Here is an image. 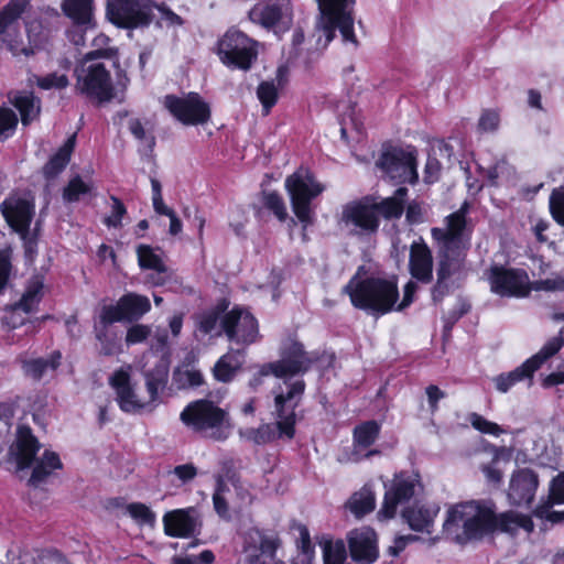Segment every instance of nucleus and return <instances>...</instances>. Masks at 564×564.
Here are the masks:
<instances>
[{"label": "nucleus", "instance_id": "1", "mask_svg": "<svg viewBox=\"0 0 564 564\" xmlns=\"http://www.w3.org/2000/svg\"><path fill=\"white\" fill-rule=\"evenodd\" d=\"M468 204L446 217L445 228H433L432 237L435 240L440 261L436 270L437 281L432 291L435 303L440 302L449 291V278L460 270L468 249V238L465 237L466 215Z\"/></svg>", "mask_w": 564, "mask_h": 564}, {"label": "nucleus", "instance_id": "2", "mask_svg": "<svg viewBox=\"0 0 564 564\" xmlns=\"http://www.w3.org/2000/svg\"><path fill=\"white\" fill-rule=\"evenodd\" d=\"M131 366H122L109 377L119 408L127 413L152 411L159 403V394L167 383L169 361L158 359L152 369L144 372L147 391L140 392L131 381Z\"/></svg>", "mask_w": 564, "mask_h": 564}, {"label": "nucleus", "instance_id": "3", "mask_svg": "<svg viewBox=\"0 0 564 564\" xmlns=\"http://www.w3.org/2000/svg\"><path fill=\"white\" fill-rule=\"evenodd\" d=\"M415 291L416 284L409 281L404 286L403 299L398 304L399 291L395 279L364 278L359 272L345 286V292L355 307L376 314L403 310L412 303Z\"/></svg>", "mask_w": 564, "mask_h": 564}, {"label": "nucleus", "instance_id": "4", "mask_svg": "<svg viewBox=\"0 0 564 564\" xmlns=\"http://www.w3.org/2000/svg\"><path fill=\"white\" fill-rule=\"evenodd\" d=\"M303 380H284L272 390L274 423L263 424L258 429H248L243 432L246 438L256 444H267L275 438L286 437L291 440L295 433V409L304 393Z\"/></svg>", "mask_w": 564, "mask_h": 564}, {"label": "nucleus", "instance_id": "5", "mask_svg": "<svg viewBox=\"0 0 564 564\" xmlns=\"http://www.w3.org/2000/svg\"><path fill=\"white\" fill-rule=\"evenodd\" d=\"M494 520L491 505L477 501L460 502L447 509L443 530L452 540L464 544L491 533Z\"/></svg>", "mask_w": 564, "mask_h": 564}, {"label": "nucleus", "instance_id": "6", "mask_svg": "<svg viewBox=\"0 0 564 564\" xmlns=\"http://www.w3.org/2000/svg\"><path fill=\"white\" fill-rule=\"evenodd\" d=\"M40 444L28 426H19L17 430V440L10 447V459L14 464L15 471L21 473L29 468L32 463L33 469L29 478L31 486L37 487L44 484L55 470L63 467L57 453L45 449L41 457L34 459Z\"/></svg>", "mask_w": 564, "mask_h": 564}, {"label": "nucleus", "instance_id": "7", "mask_svg": "<svg viewBox=\"0 0 564 564\" xmlns=\"http://www.w3.org/2000/svg\"><path fill=\"white\" fill-rule=\"evenodd\" d=\"M150 308V300L137 293L124 294L116 304L104 305L94 326L101 352L111 355L116 349L117 336L109 332L111 324L123 321H137L148 313Z\"/></svg>", "mask_w": 564, "mask_h": 564}, {"label": "nucleus", "instance_id": "8", "mask_svg": "<svg viewBox=\"0 0 564 564\" xmlns=\"http://www.w3.org/2000/svg\"><path fill=\"white\" fill-rule=\"evenodd\" d=\"M156 8L161 26H180L183 20L165 4H155L152 0H107L108 20L124 29L148 25L152 20V10Z\"/></svg>", "mask_w": 564, "mask_h": 564}, {"label": "nucleus", "instance_id": "9", "mask_svg": "<svg viewBox=\"0 0 564 564\" xmlns=\"http://www.w3.org/2000/svg\"><path fill=\"white\" fill-rule=\"evenodd\" d=\"M116 54V50L108 47L87 53L79 65L76 73V88L87 98L99 104L108 102L115 97V88L109 69L101 57L111 58Z\"/></svg>", "mask_w": 564, "mask_h": 564}, {"label": "nucleus", "instance_id": "10", "mask_svg": "<svg viewBox=\"0 0 564 564\" xmlns=\"http://www.w3.org/2000/svg\"><path fill=\"white\" fill-rule=\"evenodd\" d=\"M319 17L316 22L315 36L317 48H326L339 30L343 42L358 45L354 32V0H316Z\"/></svg>", "mask_w": 564, "mask_h": 564}, {"label": "nucleus", "instance_id": "11", "mask_svg": "<svg viewBox=\"0 0 564 564\" xmlns=\"http://www.w3.org/2000/svg\"><path fill=\"white\" fill-rule=\"evenodd\" d=\"M285 187L291 198L292 210L303 227V240H307L305 230L314 223L311 200L322 194L325 186L306 169H300L285 180Z\"/></svg>", "mask_w": 564, "mask_h": 564}, {"label": "nucleus", "instance_id": "12", "mask_svg": "<svg viewBox=\"0 0 564 564\" xmlns=\"http://www.w3.org/2000/svg\"><path fill=\"white\" fill-rule=\"evenodd\" d=\"M337 224L349 236L366 239L377 234L380 218L376 210V199L366 196L341 206Z\"/></svg>", "mask_w": 564, "mask_h": 564}, {"label": "nucleus", "instance_id": "13", "mask_svg": "<svg viewBox=\"0 0 564 564\" xmlns=\"http://www.w3.org/2000/svg\"><path fill=\"white\" fill-rule=\"evenodd\" d=\"M181 419L203 436L217 441L226 438L230 431L226 413L206 400L189 404L181 413Z\"/></svg>", "mask_w": 564, "mask_h": 564}, {"label": "nucleus", "instance_id": "14", "mask_svg": "<svg viewBox=\"0 0 564 564\" xmlns=\"http://www.w3.org/2000/svg\"><path fill=\"white\" fill-rule=\"evenodd\" d=\"M310 364L311 359L303 350V346L300 343L290 339L283 344L281 359L275 362L264 365L259 373L254 376L250 381V386L257 388L262 383V378L269 375H273L280 379L276 384L284 380L295 381L296 379H291L288 377H292L299 372L306 371ZM276 387L278 386H275L273 390Z\"/></svg>", "mask_w": 564, "mask_h": 564}, {"label": "nucleus", "instance_id": "15", "mask_svg": "<svg viewBox=\"0 0 564 564\" xmlns=\"http://www.w3.org/2000/svg\"><path fill=\"white\" fill-rule=\"evenodd\" d=\"M564 346V326L558 334L549 339L538 354L529 358L514 370L496 376L492 381L496 389L501 392H508L516 383L529 378L550 357L555 355Z\"/></svg>", "mask_w": 564, "mask_h": 564}, {"label": "nucleus", "instance_id": "16", "mask_svg": "<svg viewBox=\"0 0 564 564\" xmlns=\"http://www.w3.org/2000/svg\"><path fill=\"white\" fill-rule=\"evenodd\" d=\"M26 3V0H10L0 11V41L13 56L29 57L34 54L32 46L24 45L21 33L20 20Z\"/></svg>", "mask_w": 564, "mask_h": 564}, {"label": "nucleus", "instance_id": "17", "mask_svg": "<svg viewBox=\"0 0 564 564\" xmlns=\"http://www.w3.org/2000/svg\"><path fill=\"white\" fill-rule=\"evenodd\" d=\"M218 56L228 67L247 70L257 58L256 42L238 30H229L218 42Z\"/></svg>", "mask_w": 564, "mask_h": 564}, {"label": "nucleus", "instance_id": "18", "mask_svg": "<svg viewBox=\"0 0 564 564\" xmlns=\"http://www.w3.org/2000/svg\"><path fill=\"white\" fill-rule=\"evenodd\" d=\"M417 151L413 147L391 148L386 150L378 162L384 174L397 183L415 184Z\"/></svg>", "mask_w": 564, "mask_h": 564}, {"label": "nucleus", "instance_id": "19", "mask_svg": "<svg viewBox=\"0 0 564 564\" xmlns=\"http://www.w3.org/2000/svg\"><path fill=\"white\" fill-rule=\"evenodd\" d=\"M421 487L419 474L414 471L395 474L390 485H386L384 500L378 512V518L380 520L393 518L398 507L408 502Z\"/></svg>", "mask_w": 564, "mask_h": 564}, {"label": "nucleus", "instance_id": "20", "mask_svg": "<svg viewBox=\"0 0 564 564\" xmlns=\"http://www.w3.org/2000/svg\"><path fill=\"white\" fill-rule=\"evenodd\" d=\"M253 23L273 31L275 34L288 31L293 22L291 0H263L249 11Z\"/></svg>", "mask_w": 564, "mask_h": 564}, {"label": "nucleus", "instance_id": "21", "mask_svg": "<svg viewBox=\"0 0 564 564\" xmlns=\"http://www.w3.org/2000/svg\"><path fill=\"white\" fill-rule=\"evenodd\" d=\"M490 290L502 297H525L531 292V281L522 269L492 265L488 271Z\"/></svg>", "mask_w": 564, "mask_h": 564}, {"label": "nucleus", "instance_id": "22", "mask_svg": "<svg viewBox=\"0 0 564 564\" xmlns=\"http://www.w3.org/2000/svg\"><path fill=\"white\" fill-rule=\"evenodd\" d=\"M163 105L175 119L186 126L204 124L210 117L208 104L197 93L184 97L167 95Z\"/></svg>", "mask_w": 564, "mask_h": 564}, {"label": "nucleus", "instance_id": "23", "mask_svg": "<svg viewBox=\"0 0 564 564\" xmlns=\"http://www.w3.org/2000/svg\"><path fill=\"white\" fill-rule=\"evenodd\" d=\"M278 539L259 529H250L243 536L242 564H284L276 558Z\"/></svg>", "mask_w": 564, "mask_h": 564}, {"label": "nucleus", "instance_id": "24", "mask_svg": "<svg viewBox=\"0 0 564 564\" xmlns=\"http://www.w3.org/2000/svg\"><path fill=\"white\" fill-rule=\"evenodd\" d=\"M1 212L9 226L24 241L28 254L33 253L34 240L29 238V227L34 215V206L28 199L12 196L1 204Z\"/></svg>", "mask_w": 564, "mask_h": 564}, {"label": "nucleus", "instance_id": "25", "mask_svg": "<svg viewBox=\"0 0 564 564\" xmlns=\"http://www.w3.org/2000/svg\"><path fill=\"white\" fill-rule=\"evenodd\" d=\"M223 328L229 340L237 344L249 345L259 336L258 322L246 308L234 307L224 317Z\"/></svg>", "mask_w": 564, "mask_h": 564}, {"label": "nucleus", "instance_id": "26", "mask_svg": "<svg viewBox=\"0 0 564 564\" xmlns=\"http://www.w3.org/2000/svg\"><path fill=\"white\" fill-rule=\"evenodd\" d=\"M539 488V476L530 468H518L510 477L507 498L510 505L530 506Z\"/></svg>", "mask_w": 564, "mask_h": 564}, {"label": "nucleus", "instance_id": "27", "mask_svg": "<svg viewBox=\"0 0 564 564\" xmlns=\"http://www.w3.org/2000/svg\"><path fill=\"white\" fill-rule=\"evenodd\" d=\"M348 546L351 558L359 564H371L378 555V539L376 532L369 527L351 530L348 535Z\"/></svg>", "mask_w": 564, "mask_h": 564}, {"label": "nucleus", "instance_id": "28", "mask_svg": "<svg viewBox=\"0 0 564 564\" xmlns=\"http://www.w3.org/2000/svg\"><path fill=\"white\" fill-rule=\"evenodd\" d=\"M162 521L165 534L172 538H189L200 525L197 510L193 507L169 511Z\"/></svg>", "mask_w": 564, "mask_h": 564}, {"label": "nucleus", "instance_id": "29", "mask_svg": "<svg viewBox=\"0 0 564 564\" xmlns=\"http://www.w3.org/2000/svg\"><path fill=\"white\" fill-rule=\"evenodd\" d=\"M410 273L415 280L429 283L433 276V258L423 240L414 241L410 249Z\"/></svg>", "mask_w": 564, "mask_h": 564}, {"label": "nucleus", "instance_id": "30", "mask_svg": "<svg viewBox=\"0 0 564 564\" xmlns=\"http://www.w3.org/2000/svg\"><path fill=\"white\" fill-rule=\"evenodd\" d=\"M440 507L435 503L414 505L402 511V518L410 529L430 534Z\"/></svg>", "mask_w": 564, "mask_h": 564}, {"label": "nucleus", "instance_id": "31", "mask_svg": "<svg viewBox=\"0 0 564 564\" xmlns=\"http://www.w3.org/2000/svg\"><path fill=\"white\" fill-rule=\"evenodd\" d=\"M492 532L499 530L501 532L514 534L520 530L527 533L533 531L534 524L530 516L518 511L509 510L500 514L494 512Z\"/></svg>", "mask_w": 564, "mask_h": 564}, {"label": "nucleus", "instance_id": "32", "mask_svg": "<svg viewBox=\"0 0 564 564\" xmlns=\"http://www.w3.org/2000/svg\"><path fill=\"white\" fill-rule=\"evenodd\" d=\"M213 501L216 512L223 518L228 517L229 510H235V479L218 478Z\"/></svg>", "mask_w": 564, "mask_h": 564}, {"label": "nucleus", "instance_id": "33", "mask_svg": "<svg viewBox=\"0 0 564 564\" xmlns=\"http://www.w3.org/2000/svg\"><path fill=\"white\" fill-rule=\"evenodd\" d=\"M285 68L279 67L275 80H264L257 88V97L262 106L264 115H268L272 107L278 102L279 91L283 86Z\"/></svg>", "mask_w": 564, "mask_h": 564}, {"label": "nucleus", "instance_id": "34", "mask_svg": "<svg viewBox=\"0 0 564 564\" xmlns=\"http://www.w3.org/2000/svg\"><path fill=\"white\" fill-rule=\"evenodd\" d=\"M500 164L497 163L494 166H484L479 162H474L469 165L467 173V186L469 191L477 193L482 187V182L487 181L489 184H496V180L499 176Z\"/></svg>", "mask_w": 564, "mask_h": 564}, {"label": "nucleus", "instance_id": "35", "mask_svg": "<svg viewBox=\"0 0 564 564\" xmlns=\"http://www.w3.org/2000/svg\"><path fill=\"white\" fill-rule=\"evenodd\" d=\"M44 295V279L42 275L32 276L22 293L19 302L15 303L18 310L28 315L34 312Z\"/></svg>", "mask_w": 564, "mask_h": 564}, {"label": "nucleus", "instance_id": "36", "mask_svg": "<svg viewBox=\"0 0 564 564\" xmlns=\"http://www.w3.org/2000/svg\"><path fill=\"white\" fill-rule=\"evenodd\" d=\"M357 519H361L376 507V495L372 486L365 485L360 490L351 495L345 505Z\"/></svg>", "mask_w": 564, "mask_h": 564}, {"label": "nucleus", "instance_id": "37", "mask_svg": "<svg viewBox=\"0 0 564 564\" xmlns=\"http://www.w3.org/2000/svg\"><path fill=\"white\" fill-rule=\"evenodd\" d=\"M408 189L405 187L398 188L390 197L383 198L380 202L376 200L377 215L384 219H398L404 212V204L406 199Z\"/></svg>", "mask_w": 564, "mask_h": 564}, {"label": "nucleus", "instance_id": "38", "mask_svg": "<svg viewBox=\"0 0 564 564\" xmlns=\"http://www.w3.org/2000/svg\"><path fill=\"white\" fill-rule=\"evenodd\" d=\"M62 10L75 24H93V0H64Z\"/></svg>", "mask_w": 564, "mask_h": 564}, {"label": "nucleus", "instance_id": "39", "mask_svg": "<svg viewBox=\"0 0 564 564\" xmlns=\"http://www.w3.org/2000/svg\"><path fill=\"white\" fill-rule=\"evenodd\" d=\"M75 147V135L69 137L58 151L50 159L43 169L47 178L58 175L68 164L72 152Z\"/></svg>", "mask_w": 564, "mask_h": 564}, {"label": "nucleus", "instance_id": "40", "mask_svg": "<svg viewBox=\"0 0 564 564\" xmlns=\"http://www.w3.org/2000/svg\"><path fill=\"white\" fill-rule=\"evenodd\" d=\"M12 102L19 110L24 126L29 124L40 115L41 101L32 93H18L12 98Z\"/></svg>", "mask_w": 564, "mask_h": 564}, {"label": "nucleus", "instance_id": "41", "mask_svg": "<svg viewBox=\"0 0 564 564\" xmlns=\"http://www.w3.org/2000/svg\"><path fill=\"white\" fill-rule=\"evenodd\" d=\"M137 253L140 267L155 272L156 278L153 276L151 283L154 285L162 284L164 282L162 274L165 272V267L160 256L149 246H140Z\"/></svg>", "mask_w": 564, "mask_h": 564}, {"label": "nucleus", "instance_id": "42", "mask_svg": "<svg viewBox=\"0 0 564 564\" xmlns=\"http://www.w3.org/2000/svg\"><path fill=\"white\" fill-rule=\"evenodd\" d=\"M241 351H230L217 361L214 367V376L217 380L227 382L234 377L236 370L241 366Z\"/></svg>", "mask_w": 564, "mask_h": 564}, {"label": "nucleus", "instance_id": "43", "mask_svg": "<svg viewBox=\"0 0 564 564\" xmlns=\"http://www.w3.org/2000/svg\"><path fill=\"white\" fill-rule=\"evenodd\" d=\"M173 383L178 389L198 387L203 383V375L193 365H182L173 372Z\"/></svg>", "mask_w": 564, "mask_h": 564}, {"label": "nucleus", "instance_id": "44", "mask_svg": "<svg viewBox=\"0 0 564 564\" xmlns=\"http://www.w3.org/2000/svg\"><path fill=\"white\" fill-rule=\"evenodd\" d=\"M61 352L56 351L50 360L42 358L23 361L24 373L33 379H40L47 369L55 370L61 360Z\"/></svg>", "mask_w": 564, "mask_h": 564}, {"label": "nucleus", "instance_id": "45", "mask_svg": "<svg viewBox=\"0 0 564 564\" xmlns=\"http://www.w3.org/2000/svg\"><path fill=\"white\" fill-rule=\"evenodd\" d=\"M324 564H344L346 561V546L343 540L325 539L321 542Z\"/></svg>", "mask_w": 564, "mask_h": 564}, {"label": "nucleus", "instance_id": "46", "mask_svg": "<svg viewBox=\"0 0 564 564\" xmlns=\"http://www.w3.org/2000/svg\"><path fill=\"white\" fill-rule=\"evenodd\" d=\"M30 80L43 90H61L66 88L69 84L68 77L58 72L42 76L33 75Z\"/></svg>", "mask_w": 564, "mask_h": 564}, {"label": "nucleus", "instance_id": "47", "mask_svg": "<svg viewBox=\"0 0 564 564\" xmlns=\"http://www.w3.org/2000/svg\"><path fill=\"white\" fill-rule=\"evenodd\" d=\"M380 431V425L375 421L366 422L355 429L354 441L359 447H368L375 443Z\"/></svg>", "mask_w": 564, "mask_h": 564}, {"label": "nucleus", "instance_id": "48", "mask_svg": "<svg viewBox=\"0 0 564 564\" xmlns=\"http://www.w3.org/2000/svg\"><path fill=\"white\" fill-rule=\"evenodd\" d=\"M91 189L93 183L90 181L86 182L80 176H74L63 191V199L67 203L77 202Z\"/></svg>", "mask_w": 564, "mask_h": 564}, {"label": "nucleus", "instance_id": "49", "mask_svg": "<svg viewBox=\"0 0 564 564\" xmlns=\"http://www.w3.org/2000/svg\"><path fill=\"white\" fill-rule=\"evenodd\" d=\"M127 513L139 524L154 527L156 514L144 503L133 502L127 506Z\"/></svg>", "mask_w": 564, "mask_h": 564}, {"label": "nucleus", "instance_id": "50", "mask_svg": "<svg viewBox=\"0 0 564 564\" xmlns=\"http://www.w3.org/2000/svg\"><path fill=\"white\" fill-rule=\"evenodd\" d=\"M468 421L475 430L479 431L482 434L499 436L506 433V430H503L500 425L485 419L478 413L469 414Z\"/></svg>", "mask_w": 564, "mask_h": 564}, {"label": "nucleus", "instance_id": "51", "mask_svg": "<svg viewBox=\"0 0 564 564\" xmlns=\"http://www.w3.org/2000/svg\"><path fill=\"white\" fill-rule=\"evenodd\" d=\"M550 210L556 223L564 226V187L556 188L550 197Z\"/></svg>", "mask_w": 564, "mask_h": 564}, {"label": "nucleus", "instance_id": "52", "mask_svg": "<svg viewBox=\"0 0 564 564\" xmlns=\"http://www.w3.org/2000/svg\"><path fill=\"white\" fill-rule=\"evenodd\" d=\"M18 124V118L13 110L0 108V138L10 137Z\"/></svg>", "mask_w": 564, "mask_h": 564}, {"label": "nucleus", "instance_id": "53", "mask_svg": "<svg viewBox=\"0 0 564 564\" xmlns=\"http://www.w3.org/2000/svg\"><path fill=\"white\" fill-rule=\"evenodd\" d=\"M264 205L267 208L273 212V214L280 219L285 220L288 212L282 197L276 193H267L264 195Z\"/></svg>", "mask_w": 564, "mask_h": 564}, {"label": "nucleus", "instance_id": "54", "mask_svg": "<svg viewBox=\"0 0 564 564\" xmlns=\"http://www.w3.org/2000/svg\"><path fill=\"white\" fill-rule=\"evenodd\" d=\"M235 510H240L252 502V494L248 484L235 480Z\"/></svg>", "mask_w": 564, "mask_h": 564}, {"label": "nucleus", "instance_id": "55", "mask_svg": "<svg viewBox=\"0 0 564 564\" xmlns=\"http://www.w3.org/2000/svg\"><path fill=\"white\" fill-rule=\"evenodd\" d=\"M220 311L218 310H212L205 313H202L197 317V323L199 330H202L205 334H209L213 330L216 329L218 319H219Z\"/></svg>", "mask_w": 564, "mask_h": 564}, {"label": "nucleus", "instance_id": "56", "mask_svg": "<svg viewBox=\"0 0 564 564\" xmlns=\"http://www.w3.org/2000/svg\"><path fill=\"white\" fill-rule=\"evenodd\" d=\"M111 212L110 214L105 218V224L108 227H120L122 218L126 214V207L116 197H111Z\"/></svg>", "mask_w": 564, "mask_h": 564}, {"label": "nucleus", "instance_id": "57", "mask_svg": "<svg viewBox=\"0 0 564 564\" xmlns=\"http://www.w3.org/2000/svg\"><path fill=\"white\" fill-rule=\"evenodd\" d=\"M535 291H564V276L554 275L531 283V290Z\"/></svg>", "mask_w": 564, "mask_h": 564}, {"label": "nucleus", "instance_id": "58", "mask_svg": "<svg viewBox=\"0 0 564 564\" xmlns=\"http://www.w3.org/2000/svg\"><path fill=\"white\" fill-rule=\"evenodd\" d=\"M499 115L496 111L492 110H486L481 113L479 121H478V128L482 132H494L497 130L499 126Z\"/></svg>", "mask_w": 564, "mask_h": 564}, {"label": "nucleus", "instance_id": "59", "mask_svg": "<svg viewBox=\"0 0 564 564\" xmlns=\"http://www.w3.org/2000/svg\"><path fill=\"white\" fill-rule=\"evenodd\" d=\"M150 327L141 324L131 326L126 336L128 345H135L144 341L150 335Z\"/></svg>", "mask_w": 564, "mask_h": 564}, {"label": "nucleus", "instance_id": "60", "mask_svg": "<svg viewBox=\"0 0 564 564\" xmlns=\"http://www.w3.org/2000/svg\"><path fill=\"white\" fill-rule=\"evenodd\" d=\"M10 249L0 250V291H2L8 282L11 272Z\"/></svg>", "mask_w": 564, "mask_h": 564}, {"label": "nucleus", "instance_id": "61", "mask_svg": "<svg viewBox=\"0 0 564 564\" xmlns=\"http://www.w3.org/2000/svg\"><path fill=\"white\" fill-rule=\"evenodd\" d=\"M441 174V163L434 156H429L424 167V182L432 184L436 182Z\"/></svg>", "mask_w": 564, "mask_h": 564}, {"label": "nucleus", "instance_id": "62", "mask_svg": "<svg viewBox=\"0 0 564 564\" xmlns=\"http://www.w3.org/2000/svg\"><path fill=\"white\" fill-rule=\"evenodd\" d=\"M550 499L556 503H564V473L558 474L550 485Z\"/></svg>", "mask_w": 564, "mask_h": 564}, {"label": "nucleus", "instance_id": "63", "mask_svg": "<svg viewBox=\"0 0 564 564\" xmlns=\"http://www.w3.org/2000/svg\"><path fill=\"white\" fill-rule=\"evenodd\" d=\"M25 314L22 313L21 310H18V306L12 305L3 317V323L7 324L11 328H15L25 322Z\"/></svg>", "mask_w": 564, "mask_h": 564}, {"label": "nucleus", "instance_id": "64", "mask_svg": "<svg viewBox=\"0 0 564 564\" xmlns=\"http://www.w3.org/2000/svg\"><path fill=\"white\" fill-rule=\"evenodd\" d=\"M551 503L547 500L545 503H540L534 509V516L541 519H545L550 522H560L562 520V514L555 511H550Z\"/></svg>", "mask_w": 564, "mask_h": 564}]
</instances>
